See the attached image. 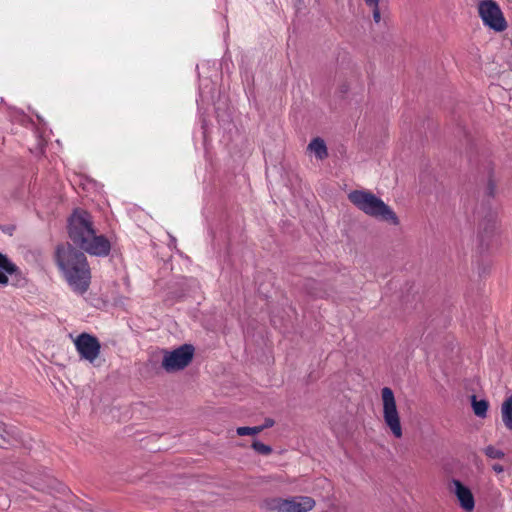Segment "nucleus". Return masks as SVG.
I'll return each instance as SVG.
<instances>
[{
	"mask_svg": "<svg viewBox=\"0 0 512 512\" xmlns=\"http://www.w3.org/2000/svg\"><path fill=\"white\" fill-rule=\"evenodd\" d=\"M67 232L71 242L58 244L53 259L71 290L84 295L92 278L84 252L105 257L111 251V244L104 235H96L91 214L81 208L74 209L69 216Z\"/></svg>",
	"mask_w": 512,
	"mask_h": 512,
	"instance_id": "obj_1",
	"label": "nucleus"
},
{
	"mask_svg": "<svg viewBox=\"0 0 512 512\" xmlns=\"http://www.w3.org/2000/svg\"><path fill=\"white\" fill-rule=\"evenodd\" d=\"M348 200L370 217L393 226L400 224L399 217L393 209L371 191L353 190L348 194Z\"/></svg>",
	"mask_w": 512,
	"mask_h": 512,
	"instance_id": "obj_2",
	"label": "nucleus"
},
{
	"mask_svg": "<svg viewBox=\"0 0 512 512\" xmlns=\"http://www.w3.org/2000/svg\"><path fill=\"white\" fill-rule=\"evenodd\" d=\"M316 506L310 496L267 497L260 503V508L267 512H309Z\"/></svg>",
	"mask_w": 512,
	"mask_h": 512,
	"instance_id": "obj_3",
	"label": "nucleus"
},
{
	"mask_svg": "<svg viewBox=\"0 0 512 512\" xmlns=\"http://www.w3.org/2000/svg\"><path fill=\"white\" fill-rule=\"evenodd\" d=\"M478 241L481 252L490 251L499 246V237L497 234V213L490 207L485 211L484 216L479 222Z\"/></svg>",
	"mask_w": 512,
	"mask_h": 512,
	"instance_id": "obj_4",
	"label": "nucleus"
},
{
	"mask_svg": "<svg viewBox=\"0 0 512 512\" xmlns=\"http://www.w3.org/2000/svg\"><path fill=\"white\" fill-rule=\"evenodd\" d=\"M381 399L383 404V420L389 428L392 435L400 439L403 436L400 416L396 406V400L393 391L385 386L381 392Z\"/></svg>",
	"mask_w": 512,
	"mask_h": 512,
	"instance_id": "obj_5",
	"label": "nucleus"
},
{
	"mask_svg": "<svg viewBox=\"0 0 512 512\" xmlns=\"http://www.w3.org/2000/svg\"><path fill=\"white\" fill-rule=\"evenodd\" d=\"M478 13L483 24L495 32H503L508 24L503 12L494 0H481L478 4Z\"/></svg>",
	"mask_w": 512,
	"mask_h": 512,
	"instance_id": "obj_6",
	"label": "nucleus"
},
{
	"mask_svg": "<svg viewBox=\"0 0 512 512\" xmlns=\"http://www.w3.org/2000/svg\"><path fill=\"white\" fill-rule=\"evenodd\" d=\"M194 354V346L187 343L172 351H164L162 367L169 373L183 370L192 362Z\"/></svg>",
	"mask_w": 512,
	"mask_h": 512,
	"instance_id": "obj_7",
	"label": "nucleus"
},
{
	"mask_svg": "<svg viewBox=\"0 0 512 512\" xmlns=\"http://www.w3.org/2000/svg\"><path fill=\"white\" fill-rule=\"evenodd\" d=\"M75 346L81 358L90 362L98 357L101 348L97 337L85 332L78 335L75 340Z\"/></svg>",
	"mask_w": 512,
	"mask_h": 512,
	"instance_id": "obj_8",
	"label": "nucleus"
},
{
	"mask_svg": "<svg viewBox=\"0 0 512 512\" xmlns=\"http://www.w3.org/2000/svg\"><path fill=\"white\" fill-rule=\"evenodd\" d=\"M448 489L456 496L459 506L465 512H472L474 510L475 499L473 493L460 480L452 479L448 484Z\"/></svg>",
	"mask_w": 512,
	"mask_h": 512,
	"instance_id": "obj_9",
	"label": "nucleus"
},
{
	"mask_svg": "<svg viewBox=\"0 0 512 512\" xmlns=\"http://www.w3.org/2000/svg\"><path fill=\"white\" fill-rule=\"evenodd\" d=\"M0 268L12 276V285L18 288H23L27 285L28 279L24 276L20 268L12 262L7 255L0 252Z\"/></svg>",
	"mask_w": 512,
	"mask_h": 512,
	"instance_id": "obj_10",
	"label": "nucleus"
},
{
	"mask_svg": "<svg viewBox=\"0 0 512 512\" xmlns=\"http://www.w3.org/2000/svg\"><path fill=\"white\" fill-rule=\"evenodd\" d=\"M303 289L315 299H326L333 291L332 286L328 282L318 281L313 278H308L304 281Z\"/></svg>",
	"mask_w": 512,
	"mask_h": 512,
	"instance_id": "obj_11",
	"label": "nucleus"
},
{
	"mask_svg": "<svg viewBox=\"0 0 512 512\" xmlns=\"http://www.w3.org/2000/svg\"><path fill=\"white\" fill-rule=\"evenodd\" d=\"M308 149L314 152L315 156L319 160H324L328 157L327 146L323 139L316 137L308 144Z\"/></svg>",
	"mask_w": 512,
	"mask_h": 512,
	"instance_id": "obj_12",
	"label": "nucleus"
},
{
	"mask_svg": "<svg viewBox=\"0 0 512 512\" xmlns=\"http://www.w3.org/2000/svg\"><path fill=\"white\" fill-rule=\"evenodd\" d=\"M501 416L504 426L508 430H512V395L503 402Z\"/></svg>",
	"mask_w": 512,
	"mask_h": 512,
	"instance_id": "obj_13",
	"label": "nucleus"
},
{
	"mask_svg": "<svg viewBox=\"0 0 512 512\" xmlns=\"http://www.w3.org/2000/svg\"><path fill=\"white\" fill-rule=\"evenodd\" d=\"M471 399H472V408H473L474 414L481 418L486 417L487 410L489 407L488 401L484 400V399L477 400L475 395H473L471 397Z\"/></svg>",
	"mask_w": 512,
	"mask_h": 512,
	"instance_id": "obj_14",
	"label": "nucleus"
},
{
	"mask_svg": "<svg viewBox=\"0 0 512 512\" xmlns=\"http://www.w3.org/2000/svg\"><path fill=\"white\" fill-rule=\"evenodd\" d=\"M484 453L487 457H489L491 459H502L505 456V453L502 450L497 449L496 447H494L492 445L487 446L484 449Z\"/></svg>",
	"mask_w": 512,
	"mask_h": 512,
	"instance_id": "obj_15",
	"label": "nucleus"
},
{
	"mask_svg": "<svg viewBox=\"0 0 512 512\" xmlns=\"http://www.w3.org/2000/svg\"><path fill=\"white\" fill-rule=\"evenodd\" d=\"M252 448L261 455H269L272 453V448L258 440L253 441Z\"/></svg>",
	"mask_w": 512,
	"mask_h": 512,
	"instance_id": "obj_16",
	"label": "nucleus"
},
{
	"mask_svg": "<svg viewBox=\"0 0 512 512\" xmlns=\"http://www.w3.org/2000/svg\"><path fill=\"white\" fill-rule=\"evenodd\" d=\"M263 431V427L254 426V427H238L237 434L239 436L245 435H256Z\"/></svg>",
	"mask_w": 512,
	"mask_h": 512,
	"instance_id": "obj_17",
	"label": "nucleus"
},
{
	"mask_svg": "<svg viewBox=\"0 0 512 512\" xmlns=\"http://www.w3.org/2000/svg\"><path fill=\"white\" fill-rule=\"evenodd\" d=\"M496 185L492 179H489L487 188H486V194L489 198H493L495 195Z\"/></svg>",
	"mask_w": 512,
	"mask_h": 512,
	"instance_id": "obj_18",
	"label": "nucleus"
},
{
	"mask_svg": "<svg viewBox=\"0 0 512 512\" xmlns=\"http://www.w3.org/2000/svg\"><path fill=\"white\" fill-rule=\"evenodd\" d=\"M373 9V20L375 23H379L381 20V13L379 9V5L377 6H370Z\"/></svg>",
	"mask_w": 512,
	"mask_h": 512,
	"instance_id": "obj_19",
	"label": "nucleus"
},
{
	"mask_svg": "<svg viewBox=\"0 0 512 512\" xmlns=\"http://www.w3.org/2000/svg\"><path fill=\"white\" fill-rule=\"evenodd\" d=\"M6 271L0 268V285L6 286L9 283V278Z\"/></svg>",
	"mask_w": 512,
	"mask_h": 512,
	"instance_id": "obj_20",
	"label": "nucleus"
},
{
	"mask_svg": "<svg viewBox=\"0 0 512 512\" xmlns=\"http://www.w3.org/2000/svg\"><path fill=\"white\" fill-rule=\"evenodd\" d=\"M274 424H275V421L272 418H266L264 420V423L262 425H260L259 427H263V430H264L266 428H270V427L274 426Z\"/></svg>",
	"mask_w": 512,
	"mask_h": 512,
	"instance_id": "obj_21",
	"label": "nucleus"
},
{
	"mask_svg": "<svg viewBox=\"0 0 512 512\" xmlns=\"http://www.w3.org/2000/svg\"><path fill=\"white\" fill-rule=\"evenodd\" d=\"M492 469L497 474H500V473H502L504 471V467L502 465H500V464H497V463L492 465Z\"/></svg>",
	"mask_w": 512,
	"mask_h": 512,
	"instance_id": "obj_22",
	"label": "nucleus"
},
{
	"mask_svg": "<svg viewBox=\"0 0 512 512\" xmlns=\"http://www.w3.org/2000/svg\"><path fill=\"white\" fill-rule=\"evenodd\" d=\"M380 0H365L367 6H377Z\"/></svg>",
	"mask_w": 512,
	"mask_h": 512,
	"instance_id": "obj_23",
	"label": "nucleus"
},
{
	"mask_svg": "<svg viewBox=\"0 0 512 512\" xmlns=\"http://www.w3.org/2000/svg\"><path fill=\"white\" fill-rule=\"evenodd\" d=\"M293 2L297 8H300V6L303 4L304 0H293Z\"/></svg>",
	"mask_w": 512,
	"mask_h": 512,
	"instance_id": "obj_24",
	"label": "nucleus"
}]
</instances>
